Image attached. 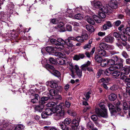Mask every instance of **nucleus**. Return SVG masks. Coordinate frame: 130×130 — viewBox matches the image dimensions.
Wrapping results in <instances>:
<instances>
[{"label": "nucleus", "instance_id": "obj_4", "mask_svg": "<svg viewBox=\"0 0 130 130\" xmlns=\"http://www.w3.org/2000/svg\"><path fill=\"white\" fill-rule=\"evenodd\" d=\"M91 62L88 61L86 63L82 65L81 66V68L83 70L86 71V70L89 72L93 73V70L92 67H88L90 65Z\"/></svg>", "mask_w": 130, "mask_h": 130}, {"label": "nucleus", "instance_id": "obj_13", "mask_svg": "<svg viewBox=\"0 0 130 130\" xmlns=\"http://www.w3.org/2000/svg\"><path fill=\"white\" fill-rule=\"evenodd\" d=\"M85 19L87 21L89 24L93 25L95 24V22L93 19L90 17L87 16L85 17Z\"/></svg>", "mask_w": 130, "mask_h": 130}, {"label": "nucleus", "instance_id": "obj_15", "mask_svg": "<svg viewBox=\"0 0 130 130\" xmlns=\"http://www.w3.org/2000/svg\"><path fill=\"white\" fill-rule=\"evenodd\" d=\"M107 44L105 43H101L97 45L96 47L98 48V49H101V48L104 49H107Z\"/></svg>", "mask_w": 130, "mask_h": 130}, {"label": "nucleus", "instance_id": "obj_60", "mask_svg": "<svg viewBox=\"0 0 130 130\" xmlns=\"http://www.w3.org/2000/svg\"><path fill=\"white\" fill-rule=\"evenodd\" d=\"M105 24L109 28L111 27L112 25L111 24L110 22L109 21L106 22Z\"/></svg>", "mask_w": 130, "mask_h": 130}, {"label": "nucleus", "instance_id": "obj_55", "mask_svg": "<svg viewBox=\"0 0 130 130\" xmlns=\"http://www.w3.org/2000/svg\"><path fill=\"white\" fill-rule=\"evenodd\" d=\"M114 48L115 47L113 46L107 44V49L112 50L114 49Z\"/></svg>", "mask_w": 130, "mask_h": 130}, {"label": "nucleus", "instance_id": "obj_35", "mask_svg": "<svg viewBox=\"0 0 130 130\" xmlns=\"http://www.w3.org/2000/svg\"><path fill=\"white\" fill-rule=\"evenodd\" d=\"M120 73L119 71L116 70L112 72V75L118 77L119 76Z\"/></svg>", "mask_w": 130, "mask_h": 130}, {"label": "nucleus", "instance_id": "obj_45", "mask_svg": "<svg viewBox=\"0 0 130 130\" xmlns=\"http://www.w3.org/2000/svg\"><path fill=\"white\" fill-rule=\"evenodd\" d=\"M71 122V119L70 118H66L64 121V123L67 124H69Z\"/></svg>", "mask_w": 130, "mask_h": 130}, {"label": "nucleus", "instance_id": "obj_36", "mask_svg": "<svg viewBox=\"0 0 130 130\" xmlns=\"http://www.w3.org/2000/svg\"><path fill=\"white\" fill-rule=\"evenodd\" d=\"M56 103L54 102H49L46 104V106L48 107H55Z\"/></svg>", "mask_w": 130, "mask_h": 130}, {"label": "nucleus", "instance_id": "obj_32", "mask_svg": "<svg viewBox=\"0 0 130 130\" xmlns=\"http://www.w3.org/2000/svg\"><path fill=\"white\" fill-rule=\"evenodd\" d=\"M116 106L115 108L116 111H119L121 110V108L120 107V103L119 101H118L116 103Z\"/></svg>", "mask_w": 130, "mask_h": 130}, {"label": "nucleus", "instance_id": "obj_18", "mask_svg": "<svg viewBox=\"0 0 130 130\" xmlns=\"http://www.w3.org/2000/svg\"><path fill=\"white\" fill-rule=\"evenodd\" d=\"M108 107L111 112L112 113L117 112L116 109L115 108V107L112 104H108Z\"/></svg>", "mask_w": 130, "mask_h": 130}, {"label": "nucleus", "instance_id": "obj_1", "mask_svg": "<svg viewBox=\"0 0 130 130\" xmlns=\"http://www.w3.org/2000/svg\"><path fill=\"white\" fill-rule=\"evenodd\" d=\"M99 106L102 109L96 108L95 112L99 117H101L103 118H106L108 117L107 110L105 105L103 103L101 102L99 104Z\"/></svg>", "mask_w": 130, "mask_h": 130}, {"label": "nucleus", "instance_id": "obj_46", "mask_svg": "<svg viewBox=\"0 0 130 130\" xmlns=\"http://www.w3.org/2000/svg\"><path fill=\"white\" fill-rule=\"evenodd\" d=\"M105 13H104L102 12H100L99 14V17L101 18H105L106 17V15Z\"/></svg>", "mask_w": 130, "mask_h": 130}, {"label": "nucleus", "instance_id": "obj_3", "mask_svg": "<svg viewBox=\"0 0 130 130\" xmlns=\"http://www.w3.org/2000/svg\"><path fill=\"white\" fill-rule=\"evenodd\" d=\"M51 42L53 44L56 45V46L54 49L56 50L60 51L61 50H63L64 48V46L63 45L57 43V40L54 39H50Z\"/></svg>", "mask_w": 130, "mask_h": 130}, {"label": "nucleus", "instance_id": "obj_38", "mask_svg": "<svg viewBox=\"0 0 130 130\" xmlns=\"http://www.w3.org/2000/svg\"><path fill=\"white\" fill-rule=\"evenodd\" d=\"M73 18L74 19L81 20L82 19V15L78 13L74 15Z\"/></svg>", "mask_w": 130, "mask_h": 130}, {"label": "nucleus", "instance_id": "obj_27", "mask_svg": "<svg viewBox=\"0 0 130 130\" xmlns=\"http://www.w3.org/2000/svg\"><path fill=\"white\" fill-rule=\"evenodd\" d=\"M86 28L89 32H93L94 31L93 27L91 25H87L86 26Z\"/></svg>", "mask_w": 130, "mask_h": 130}, {"label": "nucleus", "instance_id": "obj_28", "mask_svg": "<svg viewBox=\"0 0 130 130\" xmlns=\"http://www.w3.org/2000/svg\"><path fill=\"white\" fill-rule=\"evenodd\" d=\"M123 71H124V73L126 75L129 74L130 72V66L126 68H123Z\"/></svg>", "mask_w": 130, "mask_h": 130}, {"label": "nucleus", "instance_id": "obj_26", "mask_svg": "<svg viewBox=\"0 0 130 130\" xmlns=\"http://www.w3.org/2000/svg\"><path fill=\"white\" fill-rule=\"evenodd\" d=\"M93 18L96 22L99 23L101 22L102 20L101 19V18H100V17L94 15L93 16Z\"/></svg>", "mask_w": 130, "mask_h": 130}, {"label": "nucleus", "instance_id": "obj_59", "mask_svg": "<svg viewBox=\"0 0 130 130\" xmlns=\"http://www.w3.org/2000/svg\"><path fill=\"white\" fill-rule=\"evenodd\" d=\"M118 86H117L116 85H114L110 87V89L112 90H116Z\"/></svg>", "mask_w": 130, "mask_h": 130}, {"label": "nucleus", "instance_id": "obj_20", "mask_svg": "<svg viewBox=\"0 0 130 130\" xmlns=\"http://www.w3.org/2000/svg\"><path fill=\"white\" fill-rule=\"evenodd\" d=\"M49 84H50V86L52 88H56L58 87V85L56 82L55 81L52 80L49 82Z\"/></svg>", "mask_w": 130, "mask_h": 130}, {"label": "nucleus", "instance_id": "obj_53", "mask_svg": "<svg viewBox=\"0 0 130 130\" xmlns=\"http://www.w3.org/2000/svg\"><path fill=\"white\" fill-rule=\"evenodd\" d=\"M118 29L119 30L122 31L123 32L125 30V29L124 28V25L123 24L121 25L118 28Z\"/></svg>", "mask_w": 130, "mask_h": 130}, {"label": "nucleus", "instance_id": "obj_37", "mask_svg": "<svg viewBox=\"0 0 130 130\" xmlns=\"http://www.w3.org/2000/svg\"><path fill=\"white\" fill-rule=\"evenodd\" d=\"M57 43H59V44H60L61 45H63L65 44V41L63 39L61 38H59L57 39Z\"/></svg>", "mask_w": 130, "mask_h": 130}, {"label": "nucleus", "instance_id": "obj_56", "mask_svg": "<svg viewBox=\"0 0 130 130\" xmlns=\"http://www.w3.org/2000/svg\"><path fill=\"white\" fill-rule=\"evenodd\" d=\"M90 106H86L84 108V109L83 110V113H85L88 110L90 109Z\"/></svg>", "mask_w": 130, "mask_h": 130}, {"label": "nucleus", "instance_id": "obj_33", "mask_svg": "<svg viewBox=\"0 0 130 130\" xmlns=\"http://www.w3.org/2000/svg\"><path fill=\"white\" fill-rule=\"evenodd\" d=\"M66 44L68 46L72 47L73 46V44L71 41L67 39H66L65 41V44Z\"/></svg>", "mask_w": 130, "mask_h": 130}, {"label": "nucleus", "instance_id": "obj_16", "mask_svg": "<svg viewBox=\"0 0 130 130\" xmlns=\"http://www.w3.org/2000/svg\"><path fill=\"white\" fill-rule=\"evenodd\" d=\"M44 107V106L43 105L40 104L35 107V109L36 111L41 112L43 110Z\"/></svg>", "mask_w": 130, "mask_h": 130}, {"label": "nucleus", "instance_id": "obj_2", "mask_svg": "<svg viewBox=\"0 0 130 130\" xmlns=\"http://www.w3.org/2000/svg\"><path fill=\"white\" fill-rule=\"evenodd\" d=\"M45 68L55 76H58L60 75L59 72L57 70H55L53 66L47 64H46Z\"/></svg>", "mask_w": 130, "mask_h": 130}, {"label": "nucleus", "instance_id": "obj_19", "mask_svg": "<svg viewBox=\"0 0 130 130\" xmlns=\"http://www.w3.org/2000/svg\"><path fill=\"white\" fill-rule=\"evenodd\" d=\"M80 120V119L79 117H77L76 119H74L72 121L73 125L78 126Z\"/></svg>", "mask_w": 130, "mask_h": 130}, {"label": "nucleus", "instance_id": "obj_21", "mask_svg": "<svg viewBox=\"0 0 130 130\" xmlns=\"http://www.w3.org/2000/svg\"><path fill=\"white\" fill-rule=\"evenodd\" d=\"M109 6L112 9H116L117 7V2L116 1L112 2L109 4Z\"/></svg>", "mask_w": 130, "mask_h": 130}, {"label": "nucleus", "instance_id": "obj_54", "mask_svg": "<svg viewBox=\"0 0 130 130\" xmlns=\"http://www.w3.org/2000/svg\"><path fill=\"white\" fill-rule=\"evenodd\" d=\"M55 98L56 99L61 100L62 99V98L60 95H57L56 94V95L53 98V99Z\"/></svg>", "mask_w": 130, "mask_h": 130}, {"label": "nucleus", "instance_id": "obj_52", "mask_svg": "<svg viewBox=\"0 0 130 130\" xmlns=\"http://www.w3.org/2000/svg\"><path fill=\"white\" fill-rule=\"evenodd\" d=\"M91 118L93 121H95L98 119V118L96 115H93L91 116Z\"/></svg>", "mask_w": 130, "mask_h": 130}, {"label": "nucleus", "instance_id": "obj_9", "mask_svg": "<svg viewBox=\"0 0 130 130\" xmlns=\"http://www.w3.org/2000/svg\"><path fill=\"white\" fill-rule=\"evenodd\" d=\"M118 58L117 56H114L112 59L108 60V64L109 65H115L116 62L115 60L118 59Z\"/></svg>", "mask_w": 130, "mask_h": 130}, {"label": "nucleus", "instance_id": "obj_6", "mask_svg": "<svg viewBox=\"0 0 130 130\" xmlns=\"http://www.w3.org/2000/svg\"><path fill=\"white\" fill-rule=\"evenodd\" d=\"M54 118L57 120L61 119L64 117V113L63 111L54 112L53 113Z\"/></svg>", "mask_w": 130, "mask_h": 130}, {"label": "nucleus", "instance_id": "obj_12", "mask_svg": "<svg viewBox=\"0 0 130 130\" xmlns=\"http://www.w3.org/2000/svg\"><path fill=\"white\" fill-rule=\"evenodd\" d=\"M49 98L48 97L43 96L41 98L39 102V104L42 105L46 103V101L48 100Z\"/></svg>", "mask_w": 130, "mask_h": 130}, {"label": "nucleus", "instance_id": "obj_39", "mask_svg": "<svg viewBox=\"0 0 130 130\" xmlns=\"http://www.w3.org/2000/svg\"><path fill=\"white\" fill-rule=\"evenodd\" d=\"M94 124L91 122L90 121L87 123V127L89 129L92 128Z\"/></svg>", "mask_w": 130, "mask_h": 130}, {"label": "nucleus", "instance_id": "obj_40", "mask_svg": "<svg viewBox=\"0 0 130 130\" xmlns=\"http://www.w3.org/2000/svg\"><path fill=\"white\" fill-rule=\"evenodd\" d=\"M95 58L96 61L98 63H100L102 60V58L101 57L98 55H96Z\"/></svg>", "mask_w": 130, "mask_h": 130}, {"label": "nucleus", "instance_id": "obj_63", "mask_svg": "<svg viewBox=\"0 0 130 130\" xmlns=\"http://www.w3.org/2000/svg\"><path fill=\"white\" fill-rule=\"evenodd\" d=\"M67 39L68 40V41L69 40L70 41H71V40L75 41H76V38H75L73 37H70Z\"/></svg>", "mask_w": 130, "mask_h": 130}, {"label": "nucleus", "instance_id": "obj_17", "mask_svg": "<svg viewBox=\"0 0 130 130\" xmlns=\"http://www.w3.org/2000/svg\"><path fill=\"white\" fill-rule=\"evenodd\" d=\"M102 5V3L99 1L94 2L93 5L94 7L97 9H100Z\"/></svg>", "mask_w": 130, "mask_h": 130}, {"label": "nucleus", "instance_id": "obj_34", "mask_svg": "<svg viewBox=\"0 0 130 130\" xmlns=\"http://www.w3.org/2000/svg\"><path fill=\"white\" fill-rule=\"evenodd\" d=\"M60 126L62 130H71L69 127H66L64 124H60Z\"/></svg>", "mask_w": 130, "mask_h": 130}, {"label": "nucleus", "instance_id": "obj_47", "mask_svg": "<svg viewBox=\"0 0 130 130\" xmlns=\"http://www.w3.org/2000/svg\"><path fill=\"white\" fill-rule=\"evenodd\" d=\"M41 115L42 118L44 119L46 118L48 116L45 111L43 112L42 113Z\"/></svg>", "mask_w": 130, "mask_h": 130}, {"label": "nucleus", "instance_id": "obj_25", "mask_svg": "<svg viewBox=\"0 0 130 130\" xmlns=\"http://www.w3.org/2000/svg\"><path fill=\"white\" fill-rule=\"evenodd\" d=\"M116 98L117 96L114 93H112L109 96V99L111 101H114Z\"/></svg>", "mask_w": 130, "mask_h": 130}, {"label": "nucleus", "instance_id": "obj_62", "mask_svg": "<svg viewBox=\"0 0 130 130\" xmlns=\"http://www.w3.org/2000/svg\"><path fill=\"white\" fill-rule=\"evenodd\" d=\"M82 36L84 41V40H86L88 38V36L87 34L83 35Z\"/></svg>", "mask_w": 130, "mask_h": 130}, {"label": "nucleus", "instance_id": "obj_49", "mask_svg": "<svg viewBox=\"0 0 130 130\" xmlns=\"http://www.w3.org/2000/svg\"><path fill=\"white\" fill-rule=\"evenodd\" d=\"M117 41L116 43V45L117 46L119 47L121 46V44L122 43L121 41L120 40L118 39H117Z\"/></svg>", "mask_w": 130, "mask_h": 130}, {"label": "nucleus", "instance_id": "obj_31", "mask_svg": "<svg viewBox=\"0 0 130 130\" xmlns=\"http://www.w3.org/2000/svg\"><path fill=\"white\" fill-rule=\"evenodd\" d=\"M24 128L23 125L19 124L15 127L14 130H22Z\"/></svg>", "mask_w": 130, "mask_h": 130}, {"label": "nucleus", "instance_id": "obj_30", "mask_svg": "<svg viewBox=\"0 0 130 130\" xmlns=\"http://www.w3.org/2000/svg\"><path fill=\"white\" fill-rule=\"evenodd\" d=\"M102 12L104 13H107L108 12V10L107 8L106 7L103 6L102 5V6H101L100 8L99 9Z\"/></svg>", "mask_w": 130, "mask_h": 130}, {"label": "nucleus", "instance_id": "obj_14", "mask_svg": "<svg viewBox=\"0 0 130 130\" xmlns=\"http://www.w3.org/2000/svg\"><path fill=\"white\" fill-rule=\"evenodd\" d=\"M123 111L125 112H127V110L129 108V107H130V106L129 107L127 103L124 101L123 102Z\"/></svg>", "mask_w": 130, "mask_h": 130}, {"label": "nucleus", "instance_id": "obj_61", "mask_svg": "<svg viewBox=\"0 0 130 130\" xmlns=\"http://www.w3.org/2000/svg\"><path fill=\"white\" fill-rule=\"evenodd\" d=\"M113 35L117 39L119 38L120 37L119 34L116 32H115L113 33Z\"/></svg>", "mask_w": 130, "mask_h": 130}, {"label": "nucleus", "instance_id": "obj_51", "mask_svg": "<svg viewBox=\"0 0 130 130\" xmlns=\"http://www.w3.org/2000/svg\"><path fill=\"white\" fill-rule=\"evenodd\" d=\"M49 60L50 63L55 64L56 63V62L55 59L52 57L49 58Z\"/></svg>", "mask_w": 130, "mask_h": 130}, {"label": "nucleus", "instance_id": "obj_24", "mask_svg": "<svg viewBox=\"0 0 130 130\" xmlns=\"http://www.w3.org/2000/svg\"><path fill=\"white\" fill-rule=\"evenodd\" d=\"M101 62V65L102 67L106 66L108 64V60L105 59L102 60Z\"/></svg>", "mask_w": 130, "mask_h": 130}, {"label": "nucleus", "instance_id": "obj_42", "mask_svg": "<svg viewBox=\"0 0 130 130\" xmlns=\"http://www.w3.org/2000/svg\"><path fill=\"white\" fill-rule=\"evenodd\" d=\"M53 51V47L52 46H48L45 48V51L48 53L51 52Z\"/></svg>", "mask_w": 130, "mask_h": 130}, {"label": "nucleus", "instance_id": "obj_57", "mask_svg": "<svg viewBox=\"0 0 130 130\" xmlns=\"http://www.w3.org/2000/svg\"><path fill=\"white\" fill-rule=\"evenodd\" d=\"M122 55L125 58H127L128 57V56L125 51H124L122 53Z\"/></svg>", "mask_w": 130, "mask_h": 130}, {"label": "nucleus", "instance_id": "obj_48", "mask_svg": "<svg viewBox=\"0 0 130 130\" xmlns=\"http://www.w3.org/2000/svg\"><path fill=\"white\" fill-rule=\"evenodd\" d=\"M91 94L90 92H88L86 93L85 94L86 98V100H88L90 98V95Z\"/></svg>", "mask_w": 130, "mask_h": 130}, {"label": "nucleus", "instance_id": "obj_58", "mask_svg": "<svg viewBox=\"0 0 130 130\" xmlns=\"http://www.w3.org/2000/svg\"><path fill=\"white\" fill-rule=\"evenodd\" d=\"M121 24V22L120 20L117 21L114 23V24L116 26H118Z\"/></svg>", "mask_w": 130, "mask_h": 130}, {"label": "nucleus", "instance_id": "obj_22", "mask_svg": "<svg viewBox=\"0 0 130 130\" xmlns=\"http://www.w3.org/2000/svg\"><path fill=\"white\" fill-rule=\"evenodd\" d=\"M56 60L58 63L61 65H63L66 63V61L65 60L58 58L56 59Z\"/></svg>", "mask_w": 130, "mask_h": 130}, {"label": "nucleus", "instance_id": "obj_8", "mask_svg": "<svg viewBox=\"0 0 130 130\" xmlns=\"http://www.w3.org/2000/svg\"><path fill=\"white\" fill-rule=\"evenodd\" d=\"M74 69L75 70L76 73L79 78H80L82 76V71L83 70L82 69H80L79 67L77 65L75 66Z\"/></svg>", "mask_w": 130, "mask_h": 130}, {"label": "nucleus", "instance_id": "obj_29", "mask_svg": "<svg viewBox=\"0 0 130 130\" xmlns=\"http://www.w3.org/2000/svg\"><path fill=\"white\" fill-rule=\"evenodd\" d=\"M45 111L48 116H51L52 114L53 115V113H54V112H53L52 110L50 108L46 109Z\"/></svg>", "mask_w": 130, "mask_h": 130}, {"label": "nucleus", "instance_id": "obj_43", "mask_svg": "<svg viewBox=\"0 0 130 130\" xmlns=\"http://www.w3.org/2000/svg\"><path fill=\"white\" fill-rule=\"evenodd\" d=\"M120 38L121 40L124 42H125L127 40V38L124 35H121L120 36Z\"/></svg>", "mask_w": 130, "mask_h": 130}, {"label": "nucleus", "instance_id": "obj_5", "mask_svg": "<svg viewBox=\"0 0 130 130\" xmlns=\"http://www.w3.org/2000/svg\"><path fill=\"white\" fill-rule=\"evenodd\" d=\"M116 63L114 66V68L117 69H120L122 68L123 66V59L118 58V59H116Z\"/></svg>", "mask_w": 130, "mask_h": 130}, {"label": "nucleus", "instance_id": "obj_44", "mask_svg": "<svg viewBox=\"0 0 130 130\" xmlns=\"http://www.w3.org/2000/svg\"><path fill=\"white\" fill-rule=\"evenodd\" d=\"M91 47V45L90 43L86 44L84 46V48L87 50H88Z\"/></svg>", "mask_w": 130, "mask_h": 130}, {"label": "nucleus", "instance_id": "obj_7", "mask_svg": "<svg viewBox=\"0 0 130 130\" xmlns=\"http://www.w3.org/2000/svg\"><path fill=\"white\" fill-rule=\"evenodd\" d=\"M103 40L105 42L108 43H112L114 41L113 37L109 35L105 36L103 39Z\"/></svg>", "mask_w": 130, "mask_h": 130}, {"label": "nucleus", "instance_id": "obj_41", "mask_svg": "<svg viewBox=\"0 0 130 130\" xmlns=\"http://www.w3.org/2000/svg\"><path fill=\"white\" fill-rule=\"evenodd\" d=\"M76 41L80 42H82L84 41L82 36H78L76 37Z\"/></svg>", "mask_w": 130, "mask_h": 130}, {"label": "nucleus", "instance_id": "obj_50", "mask_svg": "<svg viewBox=\"0 0 130 130\" xmlns=\"http://www.w3.org/2000/svg\"><path fill=\"white\" fill-rule=\"evenodd\" d=\"M66 28L67 30L71 31L72 30V27L71 25L69 24H67L66 25Z\"/></svg>", "mask_w": 130, "mask_h": 130}, {"label": "nucleus", "instance_id": "obj_11", "mask_svg": "<svg viewBox=\"0 0 130 130\" xmlns=\"http://www.w3.org/2000/svg\"><path fill=\"white\" fill-rule=\"evenodd\" d=\"M50 95H48V97L50 99H53L54 96L56 95L57 94L55 90L54 89H52L50 90Z\"/></svg>", "mask_w": 130, "mask_h": 130}, {"label": "nucleus", "instance_id": "obj_64", "mask_svg": "<svg viewBox=\"0 0 130 130\" xmlns=\"http://www.w3.org/2000/svg\"><path fill=\"white\" fill-rule=\"evenodd\" d=\"M126 75L124 74H121V79L122 80H125V79L127 77V76Z\"/></svg>", "mask_w": 130, "mask_h": 130}, {"label": "nucleus", "instance_id": "obj_10", "mask_svg": "<svg viewBox=\"0 0 130 130\" xmlns=\"http://www.w3.org/2000/svg\"><path fill=\"white\" fill-rule=\"evenodd\" d=\"M96 49L98 54L101 55V56H106V51L102 49H98V48L96 47Z\"/></svg>", "mask_w": 130, "mask_h": 130}, {"label": "nucleus", "instance_id": "obj_23", "mask_svg": "<svg viewBox=\"0 0 130 130\" xmlns=\"http://www.w3.org/2000/svg\"><path fill=\"white\" fill-rule=\"evenodd\" d=\"M104 72L107 75H109L110 74H112V72H110L108 69L105 70V71L103 70H101L100 71H99V73H98V76H100V75L99 74V73L101 75V74L103 73Z\"/></svg>", "mask_w": 130, "mask_h": 130}]
</instances>
